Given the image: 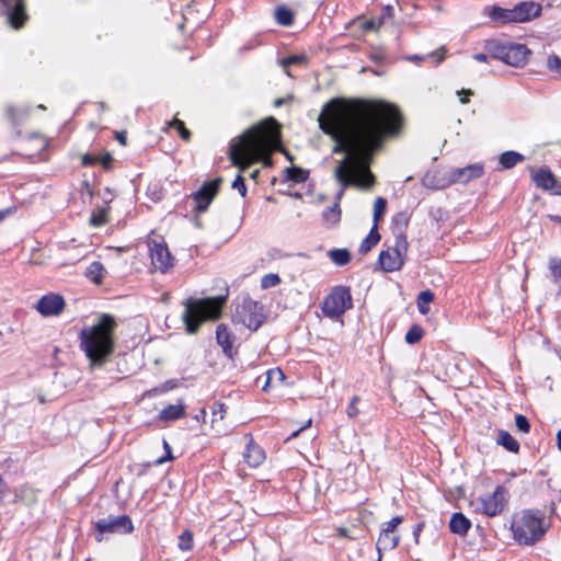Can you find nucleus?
<instances>
[{
    "mask_svg": "<svg viewBox=\"0 0 561 561\" xmlns=\"http://www.w3.org/2000/svg\"><path fill=\"white\" fill-rule=\"evenodd\" d=\"M318 122L335 142L332 152L345 153L334 169V179L341 185L334 203L340 205L347 187L374 186L375 175L365 162L385 136L399 134L402 117L394 106L383 102L334 98L324 104Z\"/></svg>",
    "mask_w": 561,
    "mask_h": 561,
    "instance_id": "nucleus-1",
    "label": "nucleus"
},
{
    "mask_svg": "<svg viewBox=\"0 0 561 561\" xmlns=\"http://www.w3.org/2000/svg\"><path fill=\"white\" fill-rule=\"evenodd\" d=\"M279 140V124L273 117L266 118L230 142L229 159L241 171L255 162L272 167L271 152L277 147Z\"/></svg>",
    "mask_w": 561,
    "mask_h": 561,
    "instance_id": "nucleus-2",
    "label": "nucleus"
},
{
    "mask_svg": "<svg viewBox=\"0 0 561 561\" xmlns=\"http://www.w3.org/2000/svg\"><path fill=\"white\" fill-rule=\"evenodd\" d=\"M115 328L114 318L104 313L96 324L81 330L79 334L80 347L92 365H102L112 355Z\"/></svg>",
    "mask_w": 561,
    "mask_h": 561,
    "instance_id": "nucleus-3",
    "label": "nucleus"
},
{
    "mask_svg": "<svg viewBox=\"0 0 561 561\" xmlns=\"http://www.w3.org/2000/svg\"><path fill=\"white\" fill-rule=\"evenodd\" d=\"M225 302V296L202 299L188 298L182 314L187 333H196L204 321L218 319L221 316Z\"/></svg>",
    "mask_w": 561,
    "mask_h": 561,
    "instance_id": "nucleus-4",
    "label": "nucleus"
},
{
    "mask_svg": "<svg viewBox=\"0 0 561 561\" xmlns=\"http://www.w3.org/2000/svg\"><path fill=\"white\" fill-rule=\"evenodd\" d=\"M511 529L519 545L531 546L539 541L547 530L545 514L539 510H525L514 517Z\"/></svg>",
    "mask_w": 561,
    "mask_h": 561,
    "instance_id": "nucleus-5",
    "label": "nucleus"
},
{
    "mask_svg": "<svg viewBox=\"0 0 561 561\" xmlns=\"http://www.w3.org/2000/svg\"><path fill=\"white\" fill-rule=\"evenodd\" d=\"M484 49L491 57L502 60L512 67L525 66L531 54L530 49L524 44L501 42L497 39L486 41Z\"/></svg>",
    "mask_w": 561,
    "mask_h": 561,
    "instance_id": "nucleus-6",
    "label": "nucleus"
},
{
    "mask_svg": "<svg viewBox=\"0 0 561 561\" xmlns=\"http://www.w3.org/2000/svg\"><path fill=\"white\" fill-rule=\"evenodd\" d=\"M352 308L351 289L343 285L333 287L321 306L323 316L329 319H337Z\"/></svg>",
    "mask_w": 561,
    "mask_h": 561,
    "instance_id": "nucleus-7",
    "label": "nucleus"
},
{
    "mask_svg": "<svg viewBox=\"0 0 561 561\" xmlns=\"http://www.w3.org/2000/svg\"><path fill=\"white\" fill-rule=\"evenodd\" d=\"M232 320L234 323L242 324L251 331H256L265 320L263 306L251 298H243L237 305Z\"/></svg>",
    "mask_w": 561,
    "mask_h": 561,
    "instance_id": "nucleus-8",
    "label": "nucleus"
},
{
    "mask_svg": "<svg viewBox=\"0 0 561 561\" xmlns=\"http://www.w3.org/2000/svg\"><path fill=\"white\" fill-rule=\"evenodd\" d=\"M408 252V240H396L394 245L379 254L378 263L382 271L391 273L402 268Z\"/></svg>",
    "mask_w": 561,
    "mask_h": 561,
    "instance_id": "nucleus-9",
    "label": "nucleus"
},
{
    "mask_svg": "<svg viewBox=\"0 0 561 561\" xmlns=\"http://www.w3.org/2000/svg\"><path fill=\"white\" fill-rule=\"evenodd\" d=\"M95 529L98 531L96 540H102L104 534H119L126 535L134 531V524L128 515L113 516L110 515L104 518H100L95 523Z\"/></svg>",
    "mask_w": 561,
    "mask_h": 561,
    "instance_id": "nucleus-10",
    "label": "nucleus"
},
{
    "mask_svg": "<svg viewBox=\"0 0 561 561\" xmlns=\"http://www.w3.org/2000/svg\"><path fill=\"white\" fill-rule=\"evenodd\" d=\"M508 502V492L503 485H497L492 494L479 499L480 507L477 511L489 517L500 515Z\"/></svg>",
    "mask_w": 561,
    "mask_h": 561,
    "instance_id": "nucleus-11",
    "label": "nucleus"
},
{
    "mask_svg": "<svg viewBox=\"0 0 561 561\" xmlns=\"http://www.w3.org/2000/svg\"><path fill=\"white\" fill-rule=\"evenodd\" d=\"M151 263L156 267V270L165 273L168 272L174 264V257L171 255L167 243L161 239L150 240L148 242Z\"/></svg>",
    "mask_w": 561,
    "mask_h": 561,
    "instance_id": "nucleus-12",
    "label": "nucleus"
},
{
    "mask_svg": "<svg viewBox=\"0 0 561 561\" xmlns=\"http://www.w3.org/2000/svg\"><path fill=\"white\" fill-rule=\"evenodd\" d=\"M0 13L14 28L22 27L27 20L24 0H0Z\"/></svg>",
    "mask_w": 561,
    "mask_h": 561,
    "instance_id": "nucleus-13",
    "label": "nucleus"
},
{
    "mask_svg": "<svg viewBox=\"0 0 561 561\" xmlns=\"http://www.w3.org/2000/svg\"><path fill=\"white\" fill-rule=\"evenodd\" d=\"M220 182V179H215L210 182H207L193 194V199L196 204L194 209L197 213H203L208 208L209 204L218 192Z\"/></svg>",
    "mask_w": 561,
    "mask_h": 561,
    "instance_id": "nucleus-14",
    "label": "nucleus"
},
{
    "mask_svg": "<svg viewBox=\"0 0 561 561\" xmlns=\"http://www.w3.org/2000/svg\"><path fill=\"white\" fill-rule=\"evenodd\" d=\"M65 299L58 294H47L36 304V310L44 317L58 316L65 308Z\"/></svg>",
    "mask_w": 561,
    "mask_h": 561,
    "instance_id": "nucleus-15",
    "label": "nucleus"
},
{
    "mask_svg": "<svg viewBox=\"0 0 561 561\" xmlns=\"http://www.w3.org/2000/svg\"><path fill=\"white\" fill-rule=\"evenodd\" d=\"M511 11L514 23H525L540 15L541 7L533 1H524L516 4Z\"/></svg>",
    "mask_w": 561,
    "mask_h": 561,
    "instance_id": "nucleus-16",
    "label": "nucleus"
},
{
    "mask_svg": "<svg viewBox=\"0 0 561 561\" xmlns=\"http://www.w3.org/2000/svg\"><path fill=\"white\" fill-rule=\"evenodd\" d=\"M483 174V165L480 163L469 164L465 168H458L450 172L449 183L466 184L473 179H479Z\"/></svg>",
    "mask_w": 561,
    "mask_h": 561,
    "instance_id": "nucleus-17",
    "label": "nucleus"
},
{
    "mask_svg": "<svg viewBox=\"0 0 561 561\" xmlns=\"http://www.w3.org/2000/svg\"><path fill=\"white\" fill-rule=\"evenodd\" d=\"M216 341L221 347L222 353L230 359L237 355V348L234 347V335L228 330V327L220 323L216 329Z\"/></svg>",
    "mask_w": 561,
    "mask_h": 561,
    "instance_id": "nucleus-18",
    "label": "nucleus"
},
{
    "mask_svg": "<svg viewBox=\"0 0 561 561\" xmlns=\"http://www.w3.org/2000/svg\"><path fill=\"white\" fill-rule=\"evenodd\" d=\"M243 459L252 468L259 467L265 459L263 448L253 442L251 435H249V442L245 450L243 451Z\"/></svg>",
    "mask_w": 561,
    "mask_h": 561,
    "instance_id": "nucleus-19",
    "label": "nucleus"
},
{
    "mask_svg": "<svg viewBox=\"0 0 561 561\" xmlns=\"http://www.w3.org/2000/svg\"><path fill=\"white\" fill-rule=\"evenodd\" d=\"M531 179L537 187L543 191H550L556 187V176L549 168L542 167L531 172Z\"/></svg>",
    "mask_w": 561,
    "mask_h": 561,
    "instance_id": "nucleus-20",
    "label": "nucleus"
},
{
    "mask_svg": "<svg viewBox=\"0 0 561 561\" xmlns=\"http://www.w3.org/2000/svg\"><path fill=\"white\" fill-rule=\"evenodd\" d=\"M37 502V491L30 485H21L19 489L12 491L9 503H23L25 505H33Z\"/></svg>",
    "mask_w": 561,
    "mask_h": 561,
    "instance_id": "nucleus-21",
    "label": "nucleus"
},
{
    "mask_svg": "<svg viewBox=\"0 0 561 561\" xmlns=\"http://www.w3.org/2000/svg\"><path fill=\"white\" fill-rule=\"evenodd\" d=\"M483 13L486 14L492 21L502 24L514 23L511 9H504L499 5L485 7Z\"/></svg>",
    "mask_w": 561,
    "mask_h": 561,
    "instance_id": "nucleus-22",
    "label": "nucleus"
},
{
    "mask_svg": "<svg viewBox=\"0 0 561 561\" xmlns=\"http://www.w3.org/2000/svg\"><path fill=\"white\" fill-rule=\"evenodd\" d=\"M185 415V407L180 401L178 404H169L159 412V420L171 422L182 419Z\"/></svg>",
    "mask_w": 561,
    "mask_h": 561,
    "instance_id": "nucleus-23",
    "label": "nucleus"
},
{
    "mask_svg": "<svg viewBox=\"0 0 561 561\" xmlns=\"http://www.w3.org/2000/svg\"><path fill=\"white\" fill-rule=\"evenodd\" d=\"M471 527V522L462 513H454L449 520V529L453 534L466 535Z\"/></svg>",
    "mask_w": 561,
    "mask_h": 561,
    "instance_id": "nucleus-24",
    "label": "nucleus"
},
{
    "mask_svg": "<svg viewBox=\"0 0 561 561\" xmlns=\"http://www.w3.org/2000/svg\"><path fill=\"white\" fill-rule=\"evenodd\" d=\"M409 225V217L407 213L401 211L398 213L392 218V231L396 237V240H407L405 230Z\"/></svg>",
    "mask_w": 561,
    "mask_h": 561,
    "instance_id": "nucleus-25",
    "label": "nucleus"
},
{
    "mask_svg": "<svg viewBox=\"0 0 561 561\" xmlns=\"http://www.w3.org/2000/svg\"><path fill=\"white\" fill-rule=\"evenodd\" d=\"M400 541V537L396 534L381 531L376 542V548L380 553L382 550H392L394 549Z\"/></svg>",
    "mask_w": 561,
    "mask_h": 561,
    "instance_id": "nucleus-26",
    "label": "nucleus"
},
{
    "mask_svg": "<svg viewBox=\"0 0 561 561\" xmlns=\"http://www.w3.org/2000/svg\"><path fill=\"white\" fill-rule=\"evenodd\" d=\"M5 116L13 126H19L28 116V110L9 104L5 106Z\"/></svg>",
    "mask_w": 561,
    "mask_h": 561,
    "instance_id": "nucleus-27",
    "label": "nucleus"
},
{
    "mask_svg": "<svg viewBox=\"0 0 561 561\" xmlns=\"http://www.w3.org/2000/svg\"><path fill=\"white\" fill-rule=\"evenodd\" d=\"M84 274L92 283L101 285L106 270L100 261H94L87 267Z\"/></svg>",
    "mask_w": 561,
    "mask_h": 561,
    "instance_id": "nucleus-28",
    "label": "nucleus"
},
{
    "mask_svg": "<svg viewBox=\"0 0 561 561\" xmlns=\"http://www.w3.org/2000/svg\"><path fill=\"white\" fill-rule=\"evenodd\" d=\"M524 160L525 157L522 153L513 150L504 151L499 158V162L504 170L512 169Z\"/></svg>",
    "mask_w": 561,
    "mask_h": 561,
    "instance_id": "nucleus-29",
    "label": "nucleus"
},
{
    "mask_svg": "<svg viewBox=\"0 0 561 561\" xmlns=\"http://www.w3.org/2000/svg\"><path fill=\"white\" fill-rule=\"evenodd\" d=\"M380 240V234L378 232V226L376 224L373 225L367 237L362 241L358 252L360 254L368 253Z\"/></svg>",
    "mask_w": 561,
    "mask_h": 561,
    "instance_id": "nucleus-30",
    "label": "nucleus"
},
{
    "mask_svg": "<svg viewBox=\"0 0 561 561\" xmlns=\"http://www.w3.org/2000/svg\"><path fill=\"white\" fill-rule=\"evenodd\" d=\"M496 442L511 453L517 454L519 451V443L507 431L501 430Z\"/></svg>",
    "mask_w": 561,
    "mask_h": 561,
    "instance_id": "nucleus-31",
    "label": "nucleus"
},
{
    "mask_svg": "<svg viewBox=\"0 0 561 561\" xmlns=\"http://www.w3.org/2000/svg\"><path fill=\"white\" fill-rule=\"evenodd\" d=\"M274 18L282 26H290L295 20L294 12L284 4L275 9Z\"/></svg>",
    "mask_w": 561,
    "mask_h": 561,
    "instance_id": "nucleus-32",
    "label": "nucleus"
},
{
    "mask_svg": "<svg viewBox=\"0 0 561 561\" xmlns=\"http://www.w3.org/2000/svg\"><path fill=\"white\" fill-rule=\"evenodd\" d=\"M422 183L424 186L434 190H440L451 185L449 183V176L437 179L433 173H426L422 180Z\"/></svg>",
    "mask_w": 561,
    "mask_h": 561,
    "instance_id": "nucleus-33",
    "label": "nucleus"
},
{
    "mask_svg": "<svg viewBox=\"0 0 561 561\" xmlns=\"http://www.w3.org/2000/svg\"><path fill=\"white\" fill-rule=\"evenodd\" d=\"M328 255L337 266H344L351 261V253L346 249H332Z\"/></svg>",
    "mask_w": 561,
    "mask_h": 561,
    "instance_id": "nucleus-34",
    "label": "nucleus"
},
{
    "mask_svg": "<svg viewBox=\"0 0 561 561\" xmlns=\"http://www.w3.org/2000/svg\"><path fill=\"white\" fill-rule=\"evenodd\" d=\"M434 293L430 289L423 290L419 294L416 306L421 314H427L430 311L428 304L434 300Z\"/></svg>",
    "mask_w": 561,
    "mask_h": 561,
    "instance_id": "nucleus-35",
    "label": "nucleus"
},
{
    "mask_svg": "<svg viewBox=\"0 0 561 561\" xmlns=\"http://www.w3.org/2000/svg\"><path fill=\"white\" fill-rule=\"evenodd\" d=\"M285 176L286 180L291 181L294 183H302L307 181L309 172L298 167H291L285 170Z\"/></svg>",
    "mask_w": 561,
    "mask_h": 561,
    "instance_id": "nucleus-36",
    "label": "nucleus"
},
{
    "mask_svg": "<svg viewBox=\"0 0 561 561\" xmlns=\"http://www.w3.org/2000/svg\"><path fill=\"white\" fill-rule=\"evenodd\" d=\"M307 61H308V58L305 54H299V55H290L286 58H283L280 60V66L285 69L287 76H291L289 70H288V67L289 66H293V65H297V66H306L307 65Z\"/></svg>",
    "mask_w": 561,
    "mask_h": 561,
    "instance_id": "nucleus-37",
    "label": "nucleus"
},
{
    "mask_svg": "<svg viewBox=\"0 0 561 561\" xmlns=\"http://www.w3.org/2000/svg\"><path fill=\"white\" fill-rule=\"evenodd\" d=\"M323 220L329 225H335L341 220V208L337 203L325 208L322 213Z\"/></svg>",
    "mask_w": 561,
    "mask_h": 561,
    "instance_id": "nucleus-38",
    "label": "nucleus"
},
{
    "mask_svg": "<svg viewBox=\"0 0 561 561\" xmlns=\"http://www.w3.org/2000/svg\"><path fill=\"white\" fill-rule=\"evenodd\" d=\"M423 328L419 324H413L405 334V342L408 344H415L423 337Z\"/></svg>",
    "mask_w": 561,
    "mask_h": 561,
    "instance_id": "nucleus-39",
    "label": "nucleus"
},
{
    "mask_svg": "<svg viewBox=\"0 0 561 561\" xmlns=\"http://www.w3.org/2000/svg\"><path fill=\"white\" fill-rule=\"evenodd\" d=\"M178 547L182 551H190L193 548V533L190 529H185L179 536Z\"/></svg>",
    "mask_w": 561,
    "mask_h": 561,
    "instance_id": "nucleus-40",
    "label": "nucleus"
},
{
    "mask_svg": "<svg viewBox=\"0 0 561 561\" xmlns=\"http://www.w3.org/2000/svg\"><path fill=\"white\" fill-rule=\"evenodd\" d=\"M387 209V201L383 197H377L374 203V224L378 226V221Z\"/></svg>",
    "mask_w": 561,
    "mask_h": 561,
    "instance_id": "nucleus-41",
    "label": "nucleus"
},
{
    "mask_svg": "<svg viewBox=\"0 0 561 561\" xmlns=\"http://www.w3.org/2000/svg\"><path fill=\"white\" fill-rule=\"evenodd\" d=\"M549 270L553 276V282H561V259L552 257L549 261Z\"/></svg>",
    "mask_w": 561,
    "mask_h": 561,
    "instance_id": "nucleus-42",
    "label": "nucleus"
},
{
    "mask_svg": "<svg viewBox=\"0 0 561 561\" xmlns=\"http://www.w3.org/2000/svg\"><path fill=\"white\" fill-rule=\"evenodd\" d=\"M435 56H437L436 64L442 62L444 60V58H445V48L442 47L438 50L433 51L432 54L427 55L426 58L427 57H435ZM407 59L410 60V61H419V60H424L425 56L411 55V56H408Z\"/></svg>",
    "mask_w": 561,
    "mask_h": 561,
    "instance_id": "nucleus-43",
    "label": "nucleus"
},
{
    "mask_svg": "<svg viewBox=\"0 0 561 561\" xmlns=\"http://www.w3.org/2000/svg\"><path fill=\"white\" fill-rule=\"evenodd\" d=\"M171 127L175 128L183 140H190L191 131L185 127L184 123L180 119H173L170 124Z\"/></svg>",
    "mask_w": 561,
    "mask_h": 561,
    "instance_id": "nucleus-44",
    "label": "nucleus"
},
{
    "mask_svg": "<svg viewBox=\"0 0 561 561\" xmlns=\"http://www.w3.org/2000/svg\"><path fill=\"white\" fill-rule=\"evenodd\" d=\"M12 489L9 486V484L5 482V480L0 474V502L1 503H9V500L12 495Z\"/></svg>",
    "mask_w": 561,
    "mask_h": 561,
    "instance_id": "nucleus-45",
    "label": "nucleus"
},
{
    "mask_svg": "<svg viewBox=\"0 0 561 561\" xmlns=\"http://www.w3.org/2000/svg\"><path fill=\"white\" fill-rule=\"evenodd\" d=\"M280 283V277L277 274H266L263 276L261 280V286L263 288L275 287Z\"/></svg>",
    "mask_w": 561,
    "mask_h": 561,
    "instance_id": "nucleus-46",
    "label": "nucleus"
},
{
    "mask_svg": "<svg viewBox=\"0 0 561 561\" xmlns=\"http://www.w3.org/2000/svg\"><path fill=\"white\" fill-rule=\"evenodd\" d=\"M403 522L401 516H394L389 522L385 523L381 527V531L396 534L397 527Z\"/></svg>",
    "mask_w": 561,
    "mask_h": 561,
    "instance_id": "nucleus-47",
    "label": "nucleus"
},
{
    "mask_svg": "<svg viewBox=\"0 0 561 561\" xmlns=\"http://www.w3.org/2000/svg\"><path fill=\"white\" fill-rule=\"evenodd\" d=\"M515 425L522 433H529L530 431V423L528 419L523 414H517L515 416Z\"/></svg>",
    "mask_w": 561,
    "mask_h": 561,
    "instance_id": "nucleus-48",
    "label": "nucleus"
},
{
    "mask_svg": "<svg viewBox=\"0 0 561 561\" xmlns=\"http://www.w3.org/2000/svg\"><path fill=\"white\" fill-rule=\"evenodd\" d=\"M547 67L550 71L561 75V58L557 55H550L547 60Z\"/></svg>",
    "mask_w": 561,
    "mask_h": 561,
    "instance_id": "nucleus-49",
    "label": "nucleus"
},
{
    "mask_svg": "<svg viewBox=\"0 0 561 561\" xmlns=\"http://www.w3.org/2000/svg\"><path fill=\"white\" fill-rule=\"evenodd\" d=\"M360 401L358 396H354L346 408V414L348 417L353 419L359 414V410L357 408V403Z\"/></svg>",
    "mask_w": 561,
    "mask_h": 561,
    "instance_id": "nucleus-50",
    "label": "nucleus"
},
{
    "mask_svg": "<svg viewBox=\"0 0 561 561\" xmlns=\"http://www.w3.org/2000/svg\"><path fill=\"white\" fill-rule=\"evenodd\" d=\"M232 187L238 190V192L240 193V195L242 197H245L247 185H245L244 179L240 174H238L237 178L234 179V181L232 182Z\"/></svg>",
    "mask_w": 561,
    "mask_h": 561,
    "instance_id": "nucleus-51",
    "label": "nucleus"
},
{
    "mask_svg": "<svg viewBox=\"0 0 561 561\" xmlns=\"http://www.w3.org/2000/svg\"><path fill=\"white\" fill-rule=\"evenodd\" d=\"M226 413V405L224 403H215L213 408V422L217 419L222 420Z\"/></svg>",
    "mask_w": 561,
    "mask_h": 561,
    "instance_id": "nucleus-52",
    "label": "nucleus"
},
{
    "mask_svg": "<svg viewBox=\"0 0 561 561\" xmlns=\"http://www.w3.org/2000/svg\"><path fill=\"white\" fill-rule=\"evenodd\" d=\"M382 25V21L378 19H370L363 23L364 31H377Z\"/></svg>",
    "mask_w": 561,
    "mask_h": 561,
    "instance_id": "nucleus-53",
    "label": "nucleus"
},
{
    "mask_svg": "<svg viewBox=\"0 0 561 561\" xmlns=\"http://www.w3.org/2000/svg\"><path fill=\"white\" fill-rule=\"evenodd\" d=\"M163 448L165 449V456L158 458L154 461L156 465H161L168 460L173 459L171 447L165 439H163Z\"/></svg>",
    "mask_w": 561,
    "mask_h": 561,
    "instance_id": "nucleus-54",
    "label": "nucleus"
},
{
    "mask_svg": "<svg viewBox=\"0 0 561 561\" xmlns=\"http://www.w3.org/2000/svg\"><path fill=\"white\" fill-rule=\"evenodd\" d=\"M273 376H278L279 379H284L285 378V375L283 374V371L280 369H270L267 371L266 382L263 386V390L264 391L267 390V387L270 386V382H271V379L273 378Z\"/></svg>",
    "mask_w": 561,
    "mask_h": 561,
    "instance_id": "nucleus-55",
    "label": "nucleus"
},
{
    "mask_svg": "<svg viewBox=\"0 0 561 561\" xmlns=\"http://www.w3.org/2000/svg\"><path fill=\"white\" fill-rule=\"evenodd\" d=\"M96 163H99L98 156H93V154H89V153L82 156L81 164L83 167H92V165H95Z\"/></svg>",
    "mask_w": 561,
    "mask_h": 561,
    "instance_id": "nucleus-56",
    "label": "nucleus"
},
{
    "mask_svg": "<svg viewBox=\"0 0 561 561\" xmlns=\"http://www.w3.org/2000/svg\"><path fill=\"white\" fill-rule=\"evenodd\" d=\"M392 18H393L392 5H386L382 8L381 15L378 18V20H381L382 24H383L387 20H391Z\"/></svg>",
    "mask_w": 561,
    "mask_h": 561,
    "instance_id": "nucleus-57",
    "label": "nucleus"
},
{
    "mask_svg": "<svg viewBox=\"0 0 561 561\" xmlns=\"http://www.w3.org/2000/svg\"><path fill=\"white\" fill-rule=\"evenodd\" d=\"M113 158L110 153L103 154L99 158V163H101L105 169H110L112 164Z\"/></svg>",
    "mask_w": 561,
    "mask_h": 561,
    "instance_id": "nucleus-58",
    "label": "nucleus"
},
{
    "mask_svg": "<svg viewBox=\"0 0 561 561\" xmlns=\"http://www.w3.org/2000/svg\"><path fill=\"white\" fill-rule=\"evenodd\" d=\"M311 425V420H308L307 423L305 425H302L301 427H299L298 430L294 431L290 436L288 437V439L290 438H295L297 437L300 432H302L304 430H306L307 427H309Z\"/></svg>",
    "mask_w": 561,
    "mask_h": 561,
    "instance_id": "nucleus-59",
    "label": "nucleus"
},
{
    "mask_svg": "<svg viewBox=\"0 0 561 561\" xmlns=\"http://www.w3.org/2000/svg\"><path fill=\"white\" fill-rule=\"evenodd\" d=\"M207 412L205 409H201L199 412L194 416L197 422H205Z\"/></svg>",
    "mask_w": 561,
    "mask_h": 561,
    "instance_id": "nucleus-60",
    "label": "nucleus"
},
{
    "mask_svg": "<svg viewBox=\"0 0 561 561\" xmlns=\"http://www.w3.org/2000/svg\"><path fill=\"white\" fill-rule=\"evenodd\" d=\"M473 59L479 62H486L488 61V55L483 53H478L473 55Z\"/></svg>",
    "mask_w": 561,
    "mask_h": 561,
    "instance_id": "nucleus-61",
    "label": "nucleus"
},
{
    "mask_svg": "<svg viewBox=\"0 0 561 561\" xmlns=\"http://www.w3.org/2000/svg\"><path fill=\"white\" fill-rule=\"evenodd\" d=\"M422 528H423V524H417L414 528L413 535H414L415 542H419V537H420V533H421Z\"/></svg>",
    "mask_w": 561,
    "mask_h": 561,
    "instance_id": "nucleus-62",
    "label": "nucleus"
},
{
    "mask_svg": "<svg viewBox=\"0 0 561 561\" xmlns=\"http://www.w3.org/2000/svg\"><path fill=\"white\" fill-rule=\"evenodd\" d=\"M116 139L119 141V144L126 145V133L125 131L117 133Z\"/></svg>",
    "mask_w": 561,
    "mask_h": 561,
    "instance_id": "nucleus-63",
    "label": "nucleus"
},
{
    "mask_svg": "<svg viewBox=\"0 0 561 561\" xmlns=\"http://www.w3.org/2000/svg\"><path fill=\"white\" fill-rule=\"evenodd\" d=\"M550 192L554 195H559L561 196V183H559L557 180H556V187H552V190H550Z\"/></svg>",
    "mask_w": 561,
    "mask_h": 561,
    "instance_id": "nucleus-64",
    "label": "nucleus"
}]
</instances>
